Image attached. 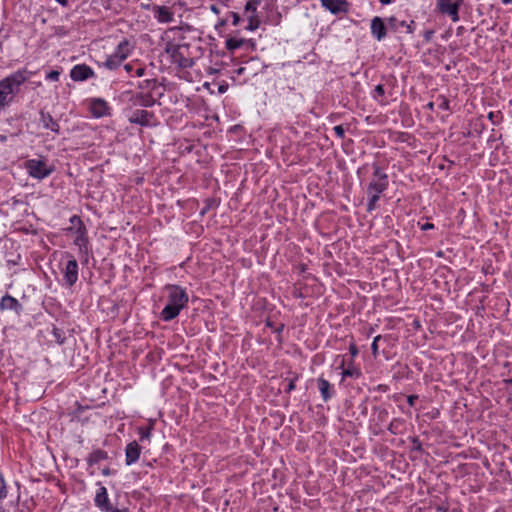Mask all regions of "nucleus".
Returning a JSON list of instances; mask_svg holds the SVG:
<instances>
[{
	"label": "nucleus",
	"mask_w": 512,
	"mask_h": 512,
	"mask_svg": "<svg viewBox=\"0 0 512 512\" xmlns=\"http://www.w3.org/2000/svg\"><path fill=\"white\" fill-rule=\"evenodd\" d=\"M33 73L20 69L0 80V112L14 101L24 84Z\"/></svg>",
	"instance_id": "f257e3e1"
},
{
	"label": "nucleus",
	"mask_w": 512,
	"mask_h": 512,
	"mask_svg": "<svg viewBox=\"0 0 512 512\" xmlns=\"http://www.w3.org/2000/svg\"><path fill=\"white\" fill-rule=\"evenodd\" d=\"M168 303L161 311V319L171 321L176 318L180 311L186 307L189 297L183 288L178 285H166Z\"/></svg>",
	"instance_id": "f03ea898"
},
{
	"label": "nucleus",
	"mask_w": 512,
	"mask_h": 512,
	"mask_svg": "<svg viewBox=\"0 0 512 512\" xmlns=\"http://www.w3.org/2000/svg\"><path fill=\"white\" fill-rule=\"evenodd\" d=\"M25 168L31 177L39 180L48 177L53 172V168L48 166L42 159H30L26 161Z\"/></svg>",
	"instance_id": "7ed1b4c3"
},
{
	"label": "nucleus",
	"mask_w": 512,
	"mask_h": 512,
	"mask_svg": "<svg viewBox=\"0 0 512 512\" xmlns=\"http://www.w3.org/2000/svg\"><path fill=\"white\" fill-rule=\"evenodd\" d=\"M388 187V176L380 167L374 166L373 179L370 182L367 192L381 195Z\"/></svg>",
	"instance_id": "20e7f679"
},
{
	"label": "nucleus",
	"mask_w": 512,
	"mask_h": 512,
	"mask_svg": "<svg viewBox=\"0 0 512 512\" xmlns=\"http://www.w3.org/2000/svg\"><path fill=\"white\" fill-rule=\"evenodd\" d=\"M68 258L65 268L63 269V277L64 281L68 286H73L78 280V263L76 259L70 255L66 254Z\"/></svg>",
	"instance_id": "39448f33"
},
{
	"label": "nucleus",
	"mask_w": 512,
	"mask_h": 512,
	"mask_svg": "<svg viewBox=\"0 0 512 512\" xmlns=\"http://www.w3.org/2000/svg\"><path fill=\"white\" fill-rule=\"evenodd\" d=\"M437 6L439 11L443 14L449 15L453 22H457L459 20V4L456 0H437Z\"/></svg>",
	"instance_id": "423d86ee"
},
{
	"label": "nucleus",
	"mask_w": 512,
	"mask_h": 512,
	"mask_svg": "<svg viewBox=\"0 0 512 512\" xmlns=\"http://www.w3.org/2000/svg\"><path fill=\"white\" fill-rule=\"evenodd\" d=\"M322 6L333 14L347 12L348 3L346 0H320Z\"/></svg>",
	"instance_id": "0eeeda50"
},
{
	"label": "nucleus",
	"mask_w": 512,
	"mask_h": 512,
	"mask_svg": "<svg viewBox=\"0 0 512 512\" xmlns=\"http://www.w3.org/2000/svg\"><path fill=\"white\" fill-rule=\"evenodd\" d=\"M93 75V70L87 65H76L70 72V76L74 81H84Z\"/></svg>",
	"instance_id": "6e6552de"
},
{
	"label": "nucleus",
	"mask_w": 512,
	"mask_h": 512,
	"mask_svg": "<svg viewBox=\"0 0 512 512\" xmlns=\"http://www.w3.org/2000/svg\"><path fill=\"white\" fill-rule=\"evenodd\" d=\"M0 309L11 310L14 311L17 315H19L22 312L23 307L16 298L6 294L5 296L2 297L0 301Z\"/></svg>",
	"instance_id": "1a4fd4ad"
},
{
	"label": "nucleus",
	"mask_w": 512,
	"mask_h": 512,
	"mask_svg": "<svg viewBox=\"0 0 512 512\" xmlns=\"http://www.w3.org/2000/svg\"><path fill=\"white\" fill-rule=\"evenodd\" d=\"M141 453V447L136 441L130 442L125 449V462L132 465L138 461Z\"/></svg>",
	"instance_id": "9d476101"
},
{
	"label": "nucleus",
	"mask_w": 512,
	"mask_h": 512,
	"mask_svg": "<svg viewBox=\"0 0 512 512\" xmlns=\"http://www.w3.org/2000/svg\"><path fill=\"white\" fill-rule=\"evenodd\" d=\"M371 33L377 38L382 40L386 36V27L380 17H374L371 21Z\"/></svg>",
	"instance_id": "9b49d317"
},
{
	"label": "nucleus",
	"mask_w": 512,
	"mask_h": 512,
	"mask_svg": "<svg viewBox=\"0 0 512 512\" xmlns=\"http://www.w3.org/2000/svg\"><path fill=\"white\" fill-rule=\"evenodd\" d=\"M96 505L106 512H110L111 505L109 503L107 489L105 487L99 488L96 497H95Z\"/></svg>",
	"instance_id": "f8f14e48"
},
{
	"label": "nucleus",
	"mask_w": 512,
	"mask_h": 512,
	"mask_svg": "<svg viewBox=\"0 0 512 512\" xmlns=\"http://www.w3.org/2000/svg\"><path fill=\"white\" fill-rule=\"evenodd\" d=\"M152 118V114L146 110H136L133 112L130 117V122L140 124V125H148Z\"/></svg>",
	"instance_id": "ddd939ff"
},
{
	"label": "nucleus",
	"mask_w": 512,
	"mask_h": 512,
	"mask_svg": "<svg viewBox=\"0 0 512 512\" xmlns=\"http://www.w3.org/2000/svg\"><path fill=\"white\" fill-rule=\"evenodd\" d=\"M108 106L102 99H95L91 102V112L95 117H102L107 114Z\"/></svg>",
	"instance_id": "4468645a"
},
{
	"label": "nucleus",
	"mask_w": 512,
	"mask_h": 512,
	"mask_svg": "<svg viewBox=\"0 0 512 512\" xmlns=\"http://www.w3.org/2000/svg\"><path fill=\"white\" fill-rule=\"evenodd\" d=\"M156 18L161 23H170L173 21V13L166 6H157L155 8Z\"/></svg>",
	"instance_id": "2eb2a0df"
},
{
	"label": "nucleus",
	"mask_w": 512,
	"mask_h": 512,
	"mask_svg": "<svg viewBox=\"0 0 512 512\" xmlns=\"http://www.w3.org/2000/svg\"><path fill=\"white\" fill-rule=\"evenodd\" d=\"M132 46L126 39L122 40L113 54L117 55L122 61H124L130 54Z\"/></svg>",
	"instance_id": "dca6fc26"
},
{
	"label": "nucleus",
	"mask_w": 512,
	"mask_h": 512,
	"mask_svg": "<svg viewBox=\"0 0 512 512\" xmlns=\"http://www.w3.org/2000/svg\"><path fill=\"white\" fill-rule=\"evenodd\" d=\"M389 23L393 26L394 29L398 30L400 28H405L406 30V33L408 34H411L413 33L414 29H415V22L413 20H411L409 23H407L406 21L402 20V21H398L397 18L395 17H391L389 19Z\"/></svg>",
	"instance_id": "f3484780"
},
{
	"label": "nucleus",
	"mask_w": 512,
	"mask_h": 512,
	"mask_svg": "<svg viewBox=\"0 0 512 512\" xmlns=\"http://www.w3.org/2000/svg\"><path fill=\"white\" fill-rule=\"evenodd\" d=\"M41 121L43 123L44 128L50 129L55 133H59L60 127L59 124L53 119V117L48 113H41Z\"/></svg>",
	"instance_id": "a211bd4d"
},
{
	"label": "nucleus",
	"mask_w": 512,
	"mask_h": 512,
	"mask_svg": "<svg viewBox=\"0 0 512 512\" xmlns=\"http://www.w3.org/2000/svg\"><path fill=\"white\" fill-rule=\"evenodd\" d=\"M317 386L324 401H327L328 399L331 398L332 393L330 391L331 385L329 381L320 377L317 380Z\"/></svg>",
	"instance_id": "6ab92c4d"
},
{
	"label": "nucleus",
	"mask_w": 512,
	"mask_h": 512,
	"mask_svg": "<svg viewBox=\"0 0 512 512\" xmlns=\"http://www.w3.org/2000/svg\"><path fill=\"white\" fill-rule=\"evenodd\" d=\"M74 220H77L80 224V227L78 229V236L76 237L74 243H75V245L79 246L80 249H82V247H86V244H87V238L84 235L85 227L83 226L81 220L77 216H74L71 219L72 222Z\"/></svg>",
	"instance_id": "aec40b11"
},
{
	"label": "nucleus",
	"mask_w": 512,
	"mask_h": 512,
	"mask_svg": "<svg viewBox=\"0 0 512 512\" xmlns=\"http://www.w3.org/2000/svg\"><path fill=\"white\" fill-rule=\"evenodd\" d=\"M244 42H245L244 39L229 38V39L226 40V48L229 51H234V50L242 47Z\"/></svg>",
	"instance_id": "412c9836"
},
{
	"label": "nucleus",
	"mask_w": 512,
	"mask_h": 512,
	"mask_svg": "<svg viewBox=\"0 0 512 512\" xmlns=\"http://www.w3.org/2000/svg\"><path fill=\"white\" fill-rule=\"evenodd\" d=\"M121 63L122 60L117 55L112 54L106 59L105 66L113 70L120 66Z\"/></svg>",
	"instance_id": "4be33fe9"
},
{
	"label": "nucleus",
	"mask_w": 512,
	"mask_h": 512,
	"mask_svg": "<svg viewBox=\"0 0 512 512\" xmlns=\"http://www.w3.org/2000/svg\"><path fill=\"white\" fill-rule=\"evenodd\" d=\"M260 3L261 0H249L245 5V13L248 15H256V10Z\"/></svg>",
	"instance_id": "5701e85b"
},
{
	"label": "nucleus",
	"mask_w": 512,
	"mask_h": 512,
	"mask_svg": "<svg viewBox=\"0 0 512 512\" xmlns=\"http://www.w3.org/2000/svg\"><path fill=\"white\" fill-rule=\"evenodd\" d=\"M361 375V372L356 367H348L347 369H343L342 376L344 377H351V378H359Z\"/></svg>",
	"instance_id": "b1692460"
},
{
	"label": "nucleus",
	"mask_w": 512,
	"mask_h": 512,
	"mask_svg": "<svg viewBox=\"0 0 512 512\" xmlns=\"http://www.w3.org/2000/svg\"><path fill=\"white\" fill-rule=\"evenodd\" d=\"M248 26H247V29L248 30H255L259 27V24H260V21L257 17V15H248Z\"/></svg>",
	"instance_id": "393cba45"
},
{
	"label": "nucleus",
	"mask_w": 512,
	"mask_h": 512,
	"mask_svg": "<svg viewBox=\"0 0 512 512\" xmlns=\"http://www.w3.org/2000/svg\"><path fill=\"white\" fill-rule=\"evenodd\" d=\"M368 195L370 196V199H369V202H368V211H372L375 206H376V202L379 200L380 198V195L379 194H375V193H368Z\"/></svg>",
	"instance_id": "a878e982"
},
{
	"label": "nucleus",
	"mask_w": 512,
	"mask_h": 512,
	"mask_svg": "<svg viewBox=\"0 0 512 512\" xmlns=\"http://www.w3.org/2000/svg\"><path fill=\"white\" fill-rule=\"evenodd\" d=\"M8 491L3 476L0 474V501L7 497Z\"/></svg>",
	"instance_id": "bb28decb"
},
{
	"label": "nucleus",
	"mask_w": 512,
	"mask_h": 512,
	"mask_svg": "<svg viewBox=\"0 0 512 512\" xmlns=\"http://www.w3.org/2000/svg\"><path fill=\"white\" fill-rule=\"evenodd\" d=\"M140 440H149L151 436V428H139Z\"/></svg>",
	"instance_id": "cd10ccee"
},
{
	"label": "nucleus",
	"mask_w": 512,
	"mask_h": 512,
	"mask_svg": "<svg viewBox=\"0 0 512 512\" xmlns=\"http://www.w3.org/2000/svg\"><path fill=\"white\" fill-rule=\"evenodd\" d=\"M91 457H92V459L94 461H99V460L106 459L107 458V454H106V452H104L102 450H97V451L92 453Z\"/></svg>",
	"instance_id": "c85d7f7f"
},
{
	"label": "nucleus",
	"mask_w": 512,
	"mask_h": 512,
	"mask_svg": "<svg viewBox=\"0 0 512 512\" xmlns=\"http://www.w3.org/2000/svg\"><path fill=\"white\" fill-rule=\"evenodd\" d=\"M438 107L442 110H448L449 109V101L445 97H439L438 98Z\"/></svg>",
	"instance_id": "c756f323"
},
{
	"label": "nucleus",
	"mask_w": 512,
	"mask_h": 512,
	"mask_svg": "<svg viewBox=\"0 0 512 512\" xmlns=\"http://www.w3.org/2000/svg\"><path fill=\"white\" fill-rule=\"evenodd\" d=\"M381 339V336L378 335L374 338L373 342H372V345H371V350H372V354L376 357L377 354H378V341Z\"/></svg>",
	"instance_id": "7c9ffc66"
},
{
	"label": "nucleus",
	"mask_w": 512,
	"mask_h": 512,
	"mask_svg": "<svg viewBox=\"0 0 512 512\" xmlns=\"http://www.w3.org/2000/svg\"><path fill=\"white\" fill-rule=\"evenodd\" d=\"M59 76H60V73H59L58 71H56V70H52V71H50V72L47 74L46 78H47L48 80H51V81H58Z\"/></svg>",
	"instance_id": "2f4dec72"
},
{
	"label": "nucleus",
	"mask_w": 512,
	"mask_h": 512,
	"mask_svg": "<svg viewBox=\"0 0 512 512\" xmlns=\"http://www.w3.org/2000/svg\"><path fill=\"white\" fill-rule=\"evenodd\" d=\"M335 134L340 138L343 139L345 136L344 128L341 125H337L333 128Z\"/></svg>",
	"instance_id": "473e14b6"
},
{
	"label": "nucleus",
	"mask_w": 512,
	"mask_h": 512,
	"mask_svg": "<svg viewBox=\"0 0 512 512\" xmlns=\"http://www.w3.org/2000/svg\"><path fill=\"white\" fill-rule=\"evenodd\" d=\"M374 93H375L374 97L383 96L385 94L384 86L381 84L377 85L374 89Z\"/></svg>",
	"instance_id": "72a5a7b5"
},
{
	"label": "nucleus",
	"mask_w": 512,
	"mask_h": 512,
	"mask_svg": "<svg viewBox=\"0 0 512 512\" xmlns=\"http://www.w3.org/2000/svg\"><path fill=\"white\" fill-rule=\"evenodd\" d=\"M231 16H232V19H233L232 24H233L234 26H237V25L239 24V22H240V16H239V14H238V13H236V12H232V13H231Z\"/></svg>",
	"instance_id": "f704fd0d"
},
{
	"label": "nucleus",
	"mask_w": 512,
	"mask_h": 512,
	"mask_svg": "<svg viewBox=\"0 0 512 512\" xmlns=\"http://www.w3.org/2000/svg\"><path fill=\"white\" fill-rule=\"evenodd\" d=\"M349 350L353 356L357 355L358 353V349L355 344H351Z\"/></svg>",
	"instance_id": "c9c22d12"
},
{
	"label": "nucleus",
	"mask_w": 512,
	"mask_h": 512,
	"mask_svg": "<svg viewBox=\"0 0 512 512\" xmlns=\"http://www.w3.org/2000/svg\"><path fill=\"white\" fill-rule=\"evenodd\" d=\"M416 399H417V396H415V395H410V396H408L407 401H408L409 405H411V406H412V405H414V402H415V400H416Z\"/></svg>",
	"instance_id": "e433bc0d"
},
{
	"label": "nucleus",
	"mask_w": 512,
	"mask_h": 512,
	"mask_svg": "<svg viewBox=\"0 0 512 512\" xmlns=\"http://www.w3.org/2000/svg\"><path fill=\"white\" fill-rule=\"evenodd\" d=\"M434 228V225L432 223H425L421 229L422 230H429V229H433Z\"/></svg>",
	"instance_id": "4c0bfd02"
},
{
	"label": "nucleus",
	"mask_w": 512,
	"mask_h": 512,
	"mask_svg": "<svg viewBox=\"0 0 512 512\" xmlns=\"http://www.w3.org/2000/svg\"><path fill=\"white\" fill-rule=\"evenodd\" d=\"M145 69L140 67L136 70V76L141 77L144 75Z\"/></svg>",
	"instance_id": "58836bf2"
},
{
	"label": "nucleus",
	"mask_w": 512,
	"mask_h": 512,
	"mask_svg": "<svg viewBox=\"0 0 512 512\" xmlns=\"http://www.w3.org/2000/svg\"><path fill=\"white\" fill-rule=\"evenodd\" d=\"M210 10H211L213 13H215V14H219V12H220V11H219V8H218L217 6H215V5H211Z\"/></svg>",
	"instance_id": "ea45409f"
},
{
	"label": "nucleus",
	"mask_w": 512,
	"mask_h": 512,
	"mask_svg": "<svg viewBox=\"0 0 512 512\" xmlns=\"http://www.w3.org/2000/svg\"><path fill=\"white\" fill-rule=\"evenodd\" d=\"M434 106H435V103L434 102H429L426 107L429 109V110H433L434 109Z\"/></svg>",
	"instance_id": "a19ab883"
},
{
	"label": "nucleus",
	"mask_w": 512,
	"mask_h": 512,
	"mask_svg": "<svg viewBox=\"0 0 512 512\" xmlns=\"http://www.w3.org/2000/svg\"><path fill=\"white\" fill-rule=\"evenodd\" d=\"M59 4H61L62 6H67L68 4V1L67 0H56Z\"/></svg>",
	"instance_id": "79ce46f5"
},
{
	"label": "nucleus",
	"mask_w": 512,
	"mask_h": 512,
	"mask_svg": "<svg viewBox=\"0 0 512 512\" xmlns=\"http://www.w3.org/2000/svg\"><path fill=\"white\" fill-rule=\"evenodd\" d=\"M124 68L127 72H130L132 70V66L130 64H126Z\"/></svg>",
	"instance_id": "37998d69"
},
{
	"label": "nucleus",
	"mask_w": 512,
	"mask_h": 512,
	"mask_svg": "<svg viewBox=\"0 0 512 512\" xmlns=\"http://www.w3.org/2000/svg\"><path fill=\"white\" fill-rule=\"evenodd\" d=\"M226 90H227V87H225V86H220L219 87V92L220 93H224Z\"/></svg>",
	"instance_id": "c03bdc74"
},
{
	"label": "nucleus",
	"mask_w": 512,
	"mask_h": 512,
	"mask_svg": "<svg viewBox=\"0 0 512 512\" xmlns=\"http://www.w3.org/2000/svg\"><path fill=\"white\" fill-rule=\"evenodd\" d=\"M380 3L386 5V4H389L391 2V0H379Z\"/></svg>",
	"instance_id": "a18cd8bd"
},
{
	"label": "nucleus",
	"mask_w": 512,
	"mask_h": 512,
	"mask_svg": "<svg viewBox=\"0 0 512 512\" xmlns=\"http://www.w3.org/2000/svg\"><path fill=\"white\" fill-rule=\"evenodd\" d=\"M511 2H512V0H502V3H503V4H509V3H511Z\"/></svg>",
	"instance_id": "49530a36"
},
{
	"label": "nucleus",
	"mask_w": 512,
	"mask_h": 512,
	"mask_svg": "<svg viewBox=\"0 0 512 512\" xmlns=\"http://www.w3.org/2000/svg\"><path fill=\"white\" fill-rule=\"evenodd\" d=\"M110 511H111V512H123V511H121V510H119V509H113L112 507H111V510H110Z\"/></svg>",
	"instance_id": "de8ad7c7"
},
{
	"label": "nucleus",
	"mask_w": 512,
	"mask_h": 512,
	"mask_svg": "<svg viewBox=\"0 0 512 512\" xmlns=\"http://www.w3.org/2000/svg\"><path fill=\"white\" fill-rule=\"evenodd\" d=\"M289 389H290V391L294 389V384H293V382H291V381H290Z\"/></svg>",
	"instance_id": "09e8293b"
},
{
	"label": "nucleus",
	"mask_w": 512,
	"mask_h": 512,
	"mask_svg": "<svg viewBox=\"0 0 512 512\" xmlns=\"http://www.w3.org/2000/svg\"><path fill=\"white\" fill-rule=\"evenodd\" d=\"M103 474L108 475L109 474V469H104L103 470Z\"/></svg>",
	"instance_id": "8fccbe9b"
},
{
	"label": "nucleus",
	"mask_w": 512,
	"mask_h": 512,
	"mask_svg": "<svg viewBox=\"0 0 512 512\" xmlns=\"http://www.w3.org/2000/svg\"><path fill=\"white\" fill-rule=\"evenodd\" d=\"M225 23H226V21H225V20H221V21H220V23H219V25H220V26H223V25H225Z\"/></svg>",
	"instance_id": "3c124183"
},
{
	"label": "nucleus",
	"mask_w": 512,
	"mask_h": 512,
	"mask_svg": "<svg viewBox=\"0 0 512 512\" xmlns=\"http://www.w3.org/2000/svg\"><path fill=\"white\" fill-rule=\"evenodd\" d=\"M220 1H221V2H223V3H227V2H229L230 0H220Z\"/></svg>",
	"instance_id": "603ef678"
},
{
	"label": "nucleus",
	"mask_w": 512,
	"mask_h": 512,
	"mask_svg": "<svg viewBox=\"0 0 512 512\" xmlns=\"http://www.w3.org/2000/svg\"><path fill=\"white\" fill-rule=\"evenodd\" d=\"M507 382L512 384V378L507 380Z\"/></svg>",
	"instance_id": "864d4df0"
}]
</instances>
